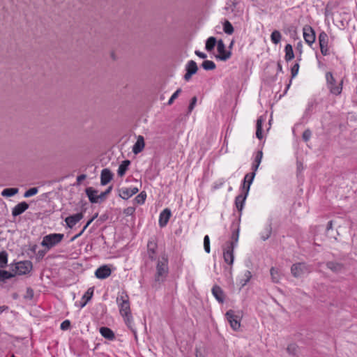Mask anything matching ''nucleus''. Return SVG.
<instances>
[{"instance_id": "obj_43", "label": "nucleus", "mask_w": 357, "mask_h": 357, "mask_svg": "<svg viewBox=\"0 0 357 357\" xmlns=\"http://www.w3.org/2000/svg\"><path fill=\"white\" fill-rule=\"evenodd\" d=\"M38 188H35V187L31 188L24 192V197L26 198L30 197L31 196L36 195L38 193Z\"/></svg>"}, {"instance_id": "obj_10", "label": "nucleus", "mask_w": 357, "mask_h": 357, "mask_svg": "<svg viewBox=\"0 0 357 357\" xmlns=\"http://www.w3.org/2000/svg\"><path fill=\"white\" fill-rule=\"evenodd\" d=\"M217 50L218 52V58L222 61H226L231 57V52L227 51L225 45L222 40H219L217 43Z\"/></svg>"}, {"instance_id": "obj_38", "label": "nucleus", "mask_w": 357, "mask_h": 357, "mask_svg": "<svg viewBox=\"0 0 357 357\" xmlns=\"http://www.w3.org/2000/svg\"><path fill=\"white\" fill-rule=\"evenodd\" d=\"M271 232H272V227H271V225H268L266 227L264 231L261 234V239L263 241L267 240L270 237Z\"/></svg>"}, {"instance_id": "obj_20", "label": "nucleus", "mask_w": 357, "mask_h": 357, "mask_svg": "<svg viewBox=\"0 0 357 357\" xmlns=\"http://www.w3.org/2000/svg\"><path fill=\"white\" fill-rule=\"evenodd\" d=\"M86 194L91 203H99L98 191L92 187L86 188Z\"/></svg>"}, {"instance_id": "obj_34", "label": "nucleus", "mask_w": 357, "mask_h": 357, "mask_svg": "<svg viewBox=\"0 0 357 357\" xmlns=\"http://www.w3.org/2000/svg\"><path fill=\"white\" fill-rule=\"evenodd\" d=\"M281 33L277 30L273 31L271 35V41L274 44L279 43L281 40Z\"/></svg>"}, {"instance_id": "obj_57", "label": "nucleus", "mask_w": 357, "mask_h": 357, "mask_svg": "<svg viewBox=\"0 0 357 357\" xmlns=\"http://www.w3.org/2000/svg\"><path fill=\"white\" fill-rule=\"evenodd\" d=\"M98 216L96 214L95 216H93L92 218H91L85 225V226L83 227V230H86V229L89 226V225L93 221V220Z\"/></svg>"}, {"instance_id": "obj_12", "label": "nucleus", "mask_w": 357, "mask_h": 357, "mask_svg": "<svg viewBox=\"0 0 357 357\" xmlns=\"http://www.w3.org/2000/svg\"><path fill=\"white\" fill-rule=\"evenodd\" d=\"M198 70L197 65L195 61L190 60L186 65V73L184 75V79L186 81L190 80L192 75L195 74Z\"/></svg>"}, {"instance_id": "obj_45", "label": "nucleus", "mask_w": 357, "mask_h": 357, "mask_svg": "<svg viewBox=\"0 0 357 357\" xmlns=\"http://www.w3.org/2000/svg\"><path fill=\"white\" fill-rule=\"evenodd\" d=\"M299 68H300V66L298 63H295L291 69V78H294L295 77L298 73V70H299Z\"/></svg>"}, {"instance_id": "obj_19", "label": "nucleus", "mask_w": 357, "mask_h": 357, "mask_svg": "<svg viewBox=\"0 0 357 357\" xmlns=\"http://www.w3.org/2000/svg\"><path fill=\"white\" fill-rule=\"evenodd\" d=\"M113 174L108 169H103L100 174V183L102 185H105L112 179Z\"/></svg>"}, {"instance_id": "obj_60", "label": "nucleus", "mask_w": 357, "mask_h": 357, "mask_svg": "<svg viewBox=\"0 0 357 357\" xmlns=\"http://www.w3.org/2000/svg\"><path fill=\"white\" fill-rule=\"evenodd\" d=\"M332 227H333V222L332 221H329L328 222V225H327V229H332Z\"/></svg>"}, {"instance_id": "obj_15", "label": "nucleus", "mask_w": 357, "mask_h": 357, "mask_svg": "<svg viewBox=\"0 0 357 357\" xmlns=\"http://www.w3.org/2000/svg\"><path fill=\"white\" fill-rule=\"evenodd\" d=\"M211 291L213 296L220 303H224L225 298V293L220 286L214 285Z\"/></svg>"}, {"instance_id": "obj_41", "label": "nucleus", "mask_w": 357, "mask_h": 357, "mask_svg": "<svg viewBox=\"0 0 357 357\" xmlns=\"http://www.w3.org/2000/svg\"><path fill=\"white\" fill-rule=\"evenodd\" d=\"M112 190V186H109L105 192H101L98 195L99 203L103 202L106 199L107 196L111 192Z\"/></svg>"}, {"instance_id": "obj_39", "label": "nucleus", "mask_w": 357, "mask_h": 357, "mask_svg": "<svg viewBox=\"0 0 357 357\" xmlns=\"http://www.w3.org/2000/svg\"><path fill=\"white\" fill-rule=\"evenodd\" d=\"M223 30L227 34H232L234 32V27L229 21H225L223 24Z\"/></svg>"}, {"instance_id": "obj_28", "label": "nucleus", "mask_w": 357, "mask_h": 357, "mask_svg": "<svg viewBox=\"0 0 357 357\" xmlns=\"http://www.w3.org/2000/svg\"><path fill=\"white\" fill-rule=\"evenodd\" d=\"M130 164V162L128 160H126L122 162V163L119 165L117 172L119 176H123L126 174Z\"/></svg>"}, {"instance_id": "obj_64", "label": "nucleus", "mask_w": 357, "mask_h": 357, "mask_svg": "<svg viewBox=\"0 0 357 357\" xmlns=\"http://www.w3.org/2000/svg\"><path fill=\"white\" fill-rule=\"evenodd\" d=\"M278 69H282V66L279 65Z\"/></svg>"}, {"instance_id": "obj_8", "label": "nucleus", "mask_w": 357, "mask_h": 357, "mask_svg": "<svg viewBox=\"0 0 357 357\" xmlns=\"http://www.w3.org/2000/svg\"><path fill=\"white\" fill-rule=\"evenodd\" d=\"M225 316L227 317V321H229V323L230 324V326L232 328L233 330L236 331L240 328L241 319H240L239 317L235 314L234 311H233L231 310H228L226 312Z\"/></svg>"}, {"instance_id": "obj_18", "label": "nucleus", "mask_w": 357, "mask_h": 357, "mask_svg": "<svg viewBox=\"0 0 357 357\" xmlns=\"http://www.w3.org/2000/svg\"><path fill=\"white\" fill-rule=\"evenodd\" d=\"M326 266L335 273H341L344 270V266L342 264L336 261H328L326 263Z\"/></svg>"}, {"instance_id": "obj_58", "label": "nucleus", "mask_w": 357, "mask_h": 357, "mask_svg": "<svg viewBox=\"0 0 357 357\" xmlns=\"http://www.w3.org/2000/svg\"><path fill=\"white\" fill-rule=\"evenodd\" d=\"M130 188V192L132 194V195H135L139 191V189L137 188H135V187H134V188Z\"/></svg>"}, {"instance_id": "obj_30", "label": "nucleus", "mask_w": 357, "mask_h": 357, "mask_svg": "<svg viewBox=\"0 0 357 357\" xmlns=\"http://www.w3.org/2000/svg\"><path fill=\"white\" fill-rule=\"evenodd\" d=\"M217 43L218 42L216 41V39L215 37H213V36L209 37L207 39L206 43V47H205L206 50L208 52L212 51L214 49Z\"/></svg>"}, {"instance_id": "obj_2", "label": "nucleus", "mask_w": 357, "mask_h": 357, "mask_svg": "<svg viewBox=\"0 0 357 357\" xmlns=\"http://www.w3.org/2000/svg\"><path fill=\"white\" fill-rule=\"evenodd\" d=\"M326 80L327 88L332 94L338 96L342 93L343 79L340 80V82L337 83L333 75L331 72H327L326 73Z\"/></svg>"}, {"instance_id": "obj_32", "label": "nucleus", "mask_w": 357, "mask_h": 357, "mask_svg": "<svg viewBox=\"0 0 357 357\" xmlns=\"http://www.w3.org/2000/svg\"><path fill=\"white\" fill-rule=\"evenodd\" d=\"M119 192V196L123 199H128L132 196L129 188H122Z\"/></svg>"}, {"instance_id": "obj_61", "label": "nucleus", "mask_w": 357, "mask_h": 357, "mask_svg": "<svg viewBox=\"0 0 357 357\" xmlns=\"http://www.w3.org/2000/svg\"><path fill=\"white\" fill-rule=\"evenodd\" d=\"M84 231H85V230H83V229H82V230L81 231H79V234H77V235H76L73 238H77V237L80 236L84 233Z\"/></svg>"}, {"instance_id": "obj_23", "label": "nucleus", "mask_w": 357, "mask_h": 357, "mask_svg": "<svg viewBox=\"0 0 357 357\" xmlns=\"http://www.w3.org/2000/svg\"><path fill=\"white\" fill-rule=\"evenodd\" d=\"M246 192H245V195H239L236 197L235 204L238 211H241L243 208V204L245 200L247 197Z\"/></svg>"}, {"instance_id": "obj_29", "label": "nucleus", "mask_w": 357, "mask_h": 357, "mask_svg": "<svg viewBox=\"0 0 357 357\" xmlns=\"http://www.w3.org/2000/svg\"><path fill=\"white\" fill-rule=\"evenodd\" d=\"M93 294V288H89L88 290L85 292L84 296H82V300H84L83 303H81V307H83L86 305V304L91 300Z\"/></svg>"}, {"instance_id": "obj_24", "label": "nucleus", "mask_w": 357, "mask_h": 357, "mask_svg": "<svg viewBox=\"0 0 357 357\" xmlns=\"http://www.w3.org/2000/svg\"><path fill=\"white\" fill-rule=\"evenodd\" d=\"M148 254L151 260L154 259L157 245L153 241H149L147 244Z\"/></svg>"}, {"instance_id": "obj_31", "label": "nucleus", "mask_w": 357, "mask_h": 357, "mask_svg": "<svg viewBox=\"0 0 357 357\" xmlns=\"http://www.w3.org/2000/svg\"><path fill=\"white\" fill-rule=\"evenodd\" d=\"M18 188H5L2 192H1V195L3 197H12V196H14L15 195L17 194L18 193Z\"/></svg>"}, {"instance_id": "obj_42", "label": "nucleus", "mask_w": 357, "mask_h": 357, "mask_svg": "<svg viewBox=\"0 0 357 357\" xmlns=\"http://www.w3.org/2000/svg\"><path fill=\"white\" fill-rule=\"evenodd\" d=\"M146 198V194L144 192H142L135 198V200L137 204H142L144 203Z\"/></svg>"}, {"instance_id": "obj_33", "label": "nucleus", "mask_w": 357, "mask_h": 357, "mask_svg": "<svg viewBox=\"0 0 357 357\" xmlns=\"http://www.w3.org/2000/svg\"><path fill=\"white\" fill-rule=\"evenodd\" d=\"M15 276V273L7 271L0 270V281L4 282L6 280Z\"/></svg>"}, {"instance_id": "obj_52", "label": "nucleus", "mask_w": 357, "mask_h": 357, "mask_svg": "<svg viewBox=\"0 0 357 357\" xmlns=\"http://www.w3.org/2000/svg\"><path fill=\"white\" fill-rule=\"evenodd\" d=\"M232 239H233V243H234V246L236 245V244L238 242V229H236V231H234L233 234H232V236H231Z\"/></svg>"}, {"instance_id": "obj_22", "label": "nucleus", "mask_w": 357, "mask_h": 357, "mask_svg": "<svg viewBox=\"0 0 357 357\" xmlns=\"http://www.w3.org/2000/svg\"><path fill=\"white\" fill-rule=\"evenodd\" d=\"M100 333L105 338L109 340H112L115 337L114 332L107 327H101L100 328Z\"/></svg>"}, {"instance_id": "obj_17", "label": "nucleus", "mask_w": 357, "mask_h": 357, "mask_svg": "<svg viewBox=\"0 0 357 357\" xmlns=\"http://www.w3.org/2000/svg\"><path fill=\"white\" fill-rule=\"evenodd\" d=\"M170 216H171V211L168 208L164 209L160 213V217H159V225L161 227H165L167 224V222L170 218Z\"/></svg>"}, {"instance_id": "obj_25", "label": "nucleus", "mask_w": 357, "mask_h": 357, "mask_svg": "<svg viewBox=\"0 0 357 357\" xmlns=\"http://www.w3.org/2000/svg\"><path fill=\"white\" fill-rule=\"evenodd\" d=\"M264 121V119L262 116H259L257 120V125H256V136L258 139H261L263 137V133H262V123Z\"/></svg>"}, {"instance_id": "obj_36", "label": "nucleus", "mask_w": 357, "mask_h": 357, "mask_svg": "<svg viewBox=\"0 0 357 357\" xmlns=\"http://www.w3.org/2000/svg\"><path fill=\"white\" fill-rule=\"evenodd\" d=\"M8 262V254L6 251L0 252V268L6 267Z\"/></svg>"}, {"instance_id": "obj_11", "label": "nucleus", "mask_w": 357, "mask_h": 357, "mask_svg": "<svg viewBox=\"0 0 357 357\" xmlns=\"http://www.w3.org/2000/svg\"><path fill=\"white\" fill-rule=\"evenodd\" d=\"M303 38L306 43L311 46L315 41V33L310 26H305L303 29Z\"/></svg>"}, {"instance_id": "obj_54", "label": "nucleus", "mask_w": 357, "mask_h": 357, "mask_svg": "<svg viewBox=\"0 0 357 357\" xmlns=\"http://www.w3.org/2000/svg\"><path fill=\"white\" fill-rule=\"evenodd\" d=\"M86 178L85 174H81L77 177V185H79L80 183Z\"/></svg>"}, {"instance_id": "obj_56", "label": "nucleus", "mask_w": 357, "mask_h": 357, "mask_svg": "<svg viewBox=\"0 0 357 357\" xmlns=\"http://www.w3.org/2000/svg\"><path fill=\"white\" fill-rule=\"evenodd\" d=\"M297 171L301 172L303 169V162L300 160H297Z\"/></svg>"}, {"instance_id": "obj_13", "label": "nucleus", "mask_w": 357, "mask_h": 357, "mask_svg": "<svg viewBox=\"0 0 357 357\" xmlns=\"http://www.w3.org/2000/svg\"><path fill=\"white\" fill-rule=\"evenodd\" d=\"M83 217L84 215L82 213H78L67 217L65 219V222L68 227L73 228L78 222H79L83 218Z\"/></svg>"}, {"instance_id": "obj_49", "label": "nucleus", "mask_w": 357, "mask_h": 357, "mask_svg": "<svg viewBox=\"0 0 357 357\" xmlns=\"http://www.w3.org/2000/svg\"><path fill=\"white\" fill-rule=\"evenodd\" d=\"M197 100V97H196V96H194V97L191 99V102H190V105H189V107H188V111H189V112H191L193 110V109H194V107H195V105H196Z\"/></svg>"}, {"instance_id": "obj_48", "label": "nucleus", "mask_w": 357, "mask_h": 357, "mask_svg": "<svg viewBox=\"0 0 357 357\" xmlns=\"http://www.w3.org/2000/svg\"><path fill=\"white\" fill-rule=\"evenodd\" d=\"M311 136H312V132L310 130L307 129L303 132L302 137H303V139L307 142L310 140V139L311 138Z\"/></svg>"}, {"instance_id": "obj_9", "label": "nucleus", "mask_w": 357, "mask_h": 357, "mask_svg": "<svg viewBox=\"0 0 357 357\" xmlns=\"http://www.w3.org/2000/svg\"><path fill=\"white\" fill-rule=\"evenodd\" d=\"M234 243L229 242L227 243L226 247L224 248L223 257L226 263L231 265L234 263Z\"/></svg>"}, {"instance_id": "obj_50", "label": "nucleus", "mask_w": 357, "mask_h": 357, "mask_svg": "<svg viewBox=\"0 0 357 357\" xmlns=\"http://www.w3.org/2000/svg\"><path fill=\"white\" fill-rule=\"evenodd\" d=\"M70 322L69 320L63 321L61 324V328L62 330H67L70 328Z\"/></svg>"}, {"instance_id": "obj_47", "label": "nucleus", "mask_w": 357, "mask_h": 357, "mask_svg": "<svg viewBox=\"0 0 357 357\" xmlns=\"http://www.w3.org/2000/svg\"><path fill=\"white\" fill-rule=\"evenodd\" d=\"M296 349L297 347L296 344H289L287 348V352L291 355H295L296 354Z\"/></svg>"}, {"instance_id": "obj_21", "label": "nucleus", "mask_w": 357, "mask_h": 357, "mask_svg": "<svg viewBox=\"0 0 357 357\" xmlns=\"http://www.w3.org/2000/svg\"><path fill=\"white\" fill-rule=\"evenodd\" d=\"M255 176V172L247 174L245 176L243 189L245 192H246V195L248 194V192H249L250 188V185L252 184Z\"/></svg>"}, {"instance_id": "obj_16", "label": "nucleus", "mask_w": 357, "mask_h": 357, "mask_svg": "<svg viewBox=\"0 0 357 357\" xmlns=\"http://www.w3.org/2000/svg\"><path fill=\"white\" fill-rule=\"evenodd\" d=\"M29 208V204L26 202L17 204L12 210V215L14 217L21 215Z\"/></svg>"}, {"instance_id": "obj_7", "label": "nucleus", "mask_w": 357, "mask_h": 357, "mask_svg": "<svg viewBox=\"0 0 357 357\" xmlns=\"http://www.w3.org/2000/svg\"><path fill=\"white\" fill-rule=\"evenodd\" d=\"M328 40H329L327 33L325 31H321L319 35V43L321 53L324 56H327L330 54Z\"/></svg>"}, {"instance_id": "obj_59", "label": "nucleus", "mask_w": 357, "mask_h": 357, "mask_svg": "<svg viewBox=\"0 0 357 357\" xmlns=\"http://www.w3.org/2000/svg\"><path fill=\"white\" fill-rule=\"evenodd\" d=\"M27 296L30 298L33 297V290L31 288L27 289Z\"/></svg>"}, {"instance_id": "obj_44", "label": "nucleus", "mask_w": 357, "mask_h": 357, "mask_svg": "<svg viewBox=\"0 0 357 357\" xmlns=\"http://www.w3.org/2000/svg\"><path fill=\"white\" fill-rule=\"evenodd\" d=\"M181 89H178L173 94L172 96H171V98H169V100H168V102L167 104L169 105H171L175 99H176L178 96V95L181 93Z\"/></svg>"}, {"instance_id": "obj_1", "label": "nucleus", "mask_w": 357, "mask_h": 357, "mask_svg": "<svg viewBox=\"0 0 357 357\" xmlns=\"http://www.w3.org/2000/svg\"><path fill=\"white\" fill-rule=\"evenodd\" d=\"M116 302L119 307V311L121 315L123 317L124 321L126 325L132 330L133 333L136 336V331L132 328V317L131 314L129 297L126 292H122L119 296L116 298Z\"/></svg>"}, {"instance_id": "obj_3", "label": "nucleus", "mask_w": 357, "mask_h": 357, "mask_svg": "<svg viewBox=\"0 0 357 357\" xmlns=\"http://www.w3.org/2000/svg\"><path fill=\"white\" fill-rule=\"evenodd\" d=\"M167 258L163 256L157 264L155 281L163 282L168 273Z\"/></svg>"}, {"instance_id": "obj_55", "label": "nucleus", "mask_w": 357, "mask_h": 357, "mask_svg": "<svg viewBox=\"0 0 357 357\" xmlns=\"http://www.w3.org/2000/svg\"><path fill=\"white\" fill-rule=\"evenodd\" d=\"M195 54L202 59H206L207 57V56L205 53H203L199 50L195 51Z\"/></svg>"}, {"instance_id": "obj_27", "label": "nucleus", "mask_w": 357, "mask_h": 357, "mask_svg": "<svg viewBox=\"0 0 357 357\" xmlns=\"http://www.w3.org/2000/svg\"><path fill=\"white\" fill-rule=\"evenodd\" d=\"M284 59L286 61H289L294 58V54L291 45L287 44L284 47Z\"/></svg>"}, {"instance_id": "obj_63", "label": "nucleus", "mask_w": 357, "mask_h": 357, "mask_svg": "<svg viewBox=\"0 0 357 357\" xmlns=\"http://www.w3.org/2000/svg\"><path fill=\"white\" fill-rule=\"evenodd\" d=\"M256 156H262V151H258Z\"/></svg>"}, {"instance_id": "obj_62", "label": "nucleus", "mask_w": 357, "mask_h": 357, "mask_svg": "<svg viewBox=\"0 0 357 357\" xmlns=\"http://www.w3.org/2000/svg\"><path fill=\"white\" fill-rule=\"evenodd\" d=\"M6 308L8 307L6 306H0V312H2Z\"/></svg>"}, {"instance_id": "obj_40", "label": "nucleus", "mask_w": 357, "mask_h": 357, "mask_svg": "<svg viewBox=\"0 0 357 357\" xmlns=\"http://www.w3.org/2000/svg\"><path fill=\"white\" fill-rule=\"evenodd\" d=\"M270 272H271L272 281L275 283L279 282L280 276H279L278 271L277 269H275V268L272 267L271 268Z\"/></svg>"}, {"instance_id": "obj_14", "label": "nucleus", "mask_w": 357, "mask_h": 357, "mask_svg": "<svg viewBox=\"0 0 357 357\" xmlns=\"http://www.w3.org/2000/svg\"><path fill=\"white\" fill-rule=\"evenodd\" d=\"M112 273V271L109 266L104 265L99 267L95 272V275L98 279H105Z\"/></svg>"}, {"instance_id": "obj_51", "label": "nucleus", "mask_w": 357, "mask_h": 357, "mask_svg": "<svg viewBox=\"0 0 357 357\" xmlns=\"http://www.w3.org/2000/svg\"><path fill=\"white\" fill-rule=\"evenodd\" d=\"M261 158H256L255 163L253 164L252 167V170H253L252 172L255 173V172L257 170V169L259 167V164L261 162Z\"/></svg>"}, {"instance_id": "obj_5", "label": "nucleus", "mask_w": 357, "mask_h": 357, "mask_svg": "<svg viewBox=\"0 0 357 357\" xmlns=\"http://www.w3.org/2000/svg\"><path fill=\"white\" fill-rule=\"evenodd\" d=\"M311 271L310 266L303 262L294 264L291 267V273L295 278H300Z\"/></svg>"}, {"instance_id": "obj_46", "label": "nucleus", "mask_w": 357, "mask_h": 357, "mask_svg": "<svg viewBox=\"0 0 357 357\" xmlns=\"http://www.w3.org/2000/svg\"><path fill=\"white\" fill-rule=\"evenodd\" d=\"M204 247L207 253L210 252V241L208 236H205L204 238Z\"/></svg>"}, {"instance_id": "obj_4", "label": "nucleus", "mask_w": 357, "mask_h": 357, "mask_svg": "<svg viewBox=\"0 0 357 357\" xmlns=\"http://www.w3.org/2000/svg\"><path fill=\"white\" fill-rule=\"evenodd\" d=\"M63 234H51L43 237L41 245L50 250L52 247L59 244L63 238Z\"/></svg>"}, {"instance_id": "obj_35", "label": "nucleus", "mask_w": 357, "mask_h": 357, "mask_svg": "<svg viewBox=\"0 0 357 357\" xmlns=\"http://www.w3.org/2000/svg\"><path fill=\"white\" fill-rule=\"evenodd\" d=\"M202 68L206 70H211L215 68V63L210 60H205L202 64Z\"/></svg>"}, {"instance_id": "obj_53", "label": "nucleus", "mask_w": 357, "mask_h": 357, "mask_svg": "<svg viewBox=\"0 0 357 357\" xmlns=\"http://www.w3.org/2000/svg\"><path fill=\"white\" fill-rule=\"evenodd\" d=\"M135 211V208H132V207H128L127 208H126L124 210V213L128 215H132Z\"/></svg>"}, {"instance_id": "obj_37", "label": "nucleus", "mask_w": 357, "mask_h": 357, "mask_svg": "<svg viewBox=\"0 0 357 357\" xmlns=\"http://www.w3.org/2000/svg\"><path fill=\"white\" fill-rule=\"evenodd\" d=\"M252 278V273L250 271H246L244 273L243 278L241 280L240 283L241 287H244L250 281Z\"/></svg>"}, {"instance_id": "obj_26", "label": "nucleus", "mask_w": 357, "mask_h": 357, "mask_svg": "<svg viewBox=\"0 0 357 357\" xmlns=\"http://www.w3.org/2000/svg\"><path fill=\"white\" fill-rule=\"evenodd\" d=\"M144 142L142 137H139L133 146L132 151L135 154H138L144 148Z\"/></svg>"}, {"instance_id": "obj_6", "label": "nucleus", "mask_w": 357, "mask_h": 357, "mask_svg": "<svg viewBox=\"0 0 357 357\" xmlns=\"http://www.w3.org/2000/svg\"><path fill=\"white\" fill-rule=\"evenodd\" d=\"M32 269V263L29 261H23L17 262L13 269V273L16 275H25L29 273Z\"/></svg>"}]
</instances>
